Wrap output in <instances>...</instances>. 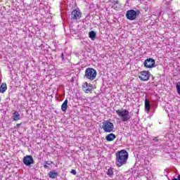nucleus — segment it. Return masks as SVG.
Instances as JSON below:
<instances>
[{"label":"nucleus","mask_w":180,"mask_h":180,"mask_svg":"<svg viewBox=\"0 0 180 180\" xmlns=\"http://www.w3.org/2000/svg\"><path fill=\"white\" fill-rule=\"evenodd\" d=\"M153 141H154L155 143H157V141H158V138L155 137V138L153 139Z\"/></svg>","instance_id":"22"},{"label":"nucleus","mask_w":180,"mask_h":180,"mask_svg":"<svg viewBox=\"0 0 180 180\" xmlns=\"http://www.w3.org/2000/svg\"><path fill=\"white\" fill-rule=\"evenodd\" d=\"M139 15H140V11L129 10L127 12L126 18L129 19V20H135Z\"/></svg>","instance_id":"5"},{"label":"nucleus","mask_w":180,"mask_h":180,"mask_svg":"<svg viewBox=\"0 0 180 180\" xmlns=\"http://www.w3.org/2000/svg\"><path fill=\"white\" fill-rule=\"evenodd\" d=\"M51 164H53V162H51V161H46L45 164L44 165V168H46V169L49 168V165H51Z\"/></svg>","instance_id":"19"},{"label":"nucleus","mask_w":180,"mask_h":180,"mask_svg":"<svg viewBox=\"0 0 180 180\" xmlns=\"http://www.w3.org/2000/svg\"><path fill=\"white\" fill-rule=\"evenodd\" d=\"M89 37L91 39V40H95V39H96V32H95V31H91L89 32Z\"/></svg>","instance_id":"17"},{"label":"nucleus","mask_w":180,"mask_h":180,"mask_svg":"<svg viewBox=\"0 0 180 180\" xmlns=\"http://www.w3.org/2000/svg\"><path fill=\"white\" fill-rule=\"evenodd\" d=\"M13 115V119L14 122H18V120H20V114H19L18 111H15Z\"/></svg>","instance_id":"14"},{"label":"nucleus","mask_w":180,"mask_h":180,"mask_svg":"<svg viewBox=\"0 0 180 180\" xmlns=\"http://www.w3.org/2000/svg\"><path fill=\"white\" fill-rule=\"evenodd\" d=\"M102 127L105 133H112L115 130V124L109 120L104 121Z\"/></svg>","instance_id":"4"},{"label":"nucleus","mask_w":180,"mask_h":180,"mask_svg":"<svg viewBox=\"0 0 180 180\" xmlns=\"http://www.w3.org/2000/svg\"><path fill=\"white\" fill-rule=\"evenodd\" d=\"M71 173L73 174V175H77V171H75V170H74V169H72V170L71 171Z\"/></svg>","instance_id":"21"},{"label":"nucleus","mask_w":180,"mask_h":180,"mask_svg":"<svg viewBox=\"0 0 180 180\" xmlns=\"http://www.w3.org/2000/svg\"><path fill=\"white\" fill-rule=\"evenodd\" d=\"M172 180H180V175L178 176V179H173Z\"/></svg>","instance_id":"24"},{"label":"nucleus","mask_w":180,"mask_h":180,"mask_svg":"<svg viewBox=\"0 0 180 180\" xmlns=\"http://www.w3.org/2000/svg\"><path fill=\"white\" fill-rule=\"evenodd\" d=\"M92 88L94 86L91 84H88V82L83 84L82 89L86 94H89L92 91Z\"/></svg>","instance_id":"10"},{"label":"nucleus","mask_w":180,"mask_h":180,"mask_svg":"<svg viewBox=\"0 0 180 180\" xmlns=\"http://www.w3.org/2000/svg\"><path fill=\"white\" fill-rule=\"evenodd\" d=\"M150 101L147 99L145 100V110L147 113L150 112Z\"/></svg>","instance_id":"16"},{"label":"nucleus","mask_w":180,"mask_h":180,"mask_svg":"<svg viewBox=\"0 0 180 180\" xmlns=\"http://www.w3.org/2000/svg\"><path fill=\"white\" fill-rule=\"evenodd\" d=\"M115 113L120 117L122 122H129L131 119V115H130V112L126 109L116 110Z\"/></svg>","instance_id":"2"},{"label":"nucleus","mask_w":180,"mask_h":180,"mask_svg":"<svg viewBox=\"0 0 180 180\" xmlns=\"http://www.w3.org/2000/svg\"><path fill=\"white\" fill-rule=\"evenodd\" d=\"M107 175H108V176H113V169L112 168H110L108 169Z\"/></svg>","instance_id":"18"},{"label":"nucleus","mask_w":180,"mask_h":180,"mask_svg":"<svg viewBox=\"0 0 180 180\" xmlns=\"http://www.w3.org/2000/svg\"><path fill=\"white\" fill-rule=\"evenodd\" d=\"M96 70L92 68H88L85 70V75H84V78L86 79H89V81H94L95 78H96L97 75Z\"/></svg>","instance_id":"3"},{"label":"nucleus","mask_w":180,"mask_h":180,"mask_svg":"<svg viewBox=\"0 0 180 180\" xmlns=\"http://www.w3.org/2000/svg\"><path fill=\"white\" fill-rule=\"evenodd\" d=\"M141 81H148L150 79V72L143 70L139 75Z\"/></svg>","instance_id":"8"},{"label":"nucleus","mask_w":180,"mask_h":180,"mask_svg":"<svg viewBox=\"0 0 180 180\" xmlns=\"http://www.w3.org/2000/svg\"><path fill=\"white\" fill-rule=\"evenodd\" d=\"M68 108V100L65 99L61 105V110L65 112Z\"/></svg>","instance_id":"11"},{"label":"nucleus","mask_w":180,"mask_h":180,"mask_svg":"<svg viewBox=\"0 0 180 180\" xmlns=\"http://www.w3.org/2000/svg\"><path fill=\"white\" fill-rule=\"evenodd\" d=\"M143 65L146 68H154L155 67V60L151 58H148L143 62Z\"/></svg>","instance_id":"6"},{"label":"nucleus","mask_w":180,"mask_h":180,"mask_svg":"<svg viewBox=\"0 0 180 180\" xmlns=\"http://www.w3.org/2000/svg\"><path fill=\"white\" fill-rule=\"evenodd\" d=\"M176 91H177V94H179V95H180V83H178L176 86Z\"/></svg>","instance_id":"20"},{"label":"nucleus","mask_w":180,"mask_h":180,"mask_svg":"<svg viewBox=\"0 0 180 180\" xmlns=\"http://www.w3.org/2000/svg\"><path fill=\"white\" fill-rule=\"evenodd\" d=\"M115 139H116V135H115V134H109L105 136V140H107V141H113Z\"/></svg>","instance_id":"13"},{"label":"nucleus","mask_w":180,"mask_h":180,"mask_svg":"<svg viewBox=\"0 0 180 180\" xmlns=\"http://www.w3.org/2000/svg\"><path fill=\"white\" fill-rule=\"evenodd\" d=\"M82 16V13H81V11H79V8L73 10L72 11V14H71L72 19H74L75 20H78V19H81Z\"/></svg>","instance_id":"7"},{"label":"nucleus","mask_w":180,"mask_h":180,"mask_svg":"<svg viewBox=\"0 0 180 180\" xmlns=\"http://www.w3.org/2000/svg\"><path fill=\"white\" fill-rule=\"evenodd\" d=\"M60 58L64 60V53H61Z\"/></svg>","instance_id":"23"},{"label":"nucleus","mask_w":180,"mask_h":180,"mask_svg":"<svg viewBox=\"0 0 180 180\" xmlns=\"http://www.w3.org/2000/svg\"><path fill=\"white\" fill-rule=\"evenodd\" d=\"M6 89H8L6 84L2 83L0 86V94H5V92H6Z\"/></svg>","instance_id":"15"},{"label":"nucleus","mask_w":180,"mask_h":180,"mask_svg":"<svg viewBox=\"0 0 180 180\" xmlns=\"http://www.w3.org/2000/svg\"><path fill=\"white\" fill-rule=\"evenodd\" d=\"M57 175H58V173L56 172V170L51 171L48 174V176H49V178H51L52 179H55V178H57Z\"/></svg>","instance_id":"12"},{"label":"nucleus","mask_w":180,"mask_h":180,"mask_svg":"<svg viewBox=\"0 0 180 180\" xmlns=\"http://www.w3.org/2000/svg\"><path fill=\"white\" fill-rule=\"evenodd\" d=\"M114 4H119V1H117V0H114Z\"/></svg>","instance_id":"25"},{"label":"nucleus","mask_w":180,"mask_h":180,"mask_svg":"<svg viewBox=\"0 0 180 180\" xmlns=\"http://www.w3.org/2000/svg\"><path fill=\"white\" fill-rule=\"evenodd\" d=\"M23 162L25 165L29 167V165H32V164H34V160H33V157L32 155H26L23 158Z\"/></svg>","instance_id":"9"},{"label":"nucleus","mask_w":180,"mask_h":180,"mask_svg":"<svg viewBox=\"0 0 180 180\" xmlns=\"http://www.w3.org/2000/svg\"><path fill=\"white\" fill-rule=\"evenodd\" d=\"M129 158V153L127 151L124 150H122L118 151L116 153V161L115 164L117 167H123V165H126L127 164V160Z\"/></svg>","instance_id":"1"},{"label":"nucleus","mask_w":180,"mask_h":180,"mask_svg":"<svg viewBox=\"0 0 180 180\" xmlns=\"http://www.w3.org/2000/svg\"><path fill=\"white\" fill-rule=\"evenodd\" d=\"M1 101H2V98L0 97V102H1Z\"/></svg>","instance_id":"26"}]
</instances>
